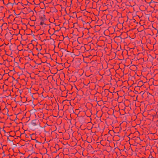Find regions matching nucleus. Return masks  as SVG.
I'll use <instances>...</instances> for the list:
<instances>
[{
    "instance_id": "nucleus-1",
    "label": "nucleus",
    "mask_w": 158,
    "mask_h": 158,
    "mask_svg": "<svg viewBox=\"0 0 158 158\" xmlns=\"http://www.w3.org/2000/svg\"><path fill=\"white\" fill-rule=\"evenodd\" d=\"M39 123V121L37 120H32L31 124L33 126H35Z\"/></svg>"
},
{
    "instance_id": "nucleus-3",
    "label": "nucleus",
    "mask_w": 158,
    "mask_h": 158,
    "mask_svg": "<svg viewBox=\"0 0 158 158\" xmlns=\"http://www.w3.org/2000/svg\"><path fill=\"white\" fill-rule=\"evenodd\" d=\"M1 111V106H0V112Z\"/></svg>"
},
{
    "instance_id": "nucleus-2",
    "label": "nucleus",
    "mask_w": 158,
    "mask_h": 158,
    "mask_svg": "<svg viewBox=\"0 0 158 158\" xmlns=\"http://www.w3.org/2000/svg\"><path fill=\"white\" fill-rule=\"evenodd\" d=\"M40 24L41 25H43V24H44V22L43 21H41L40 23Z\"/></svg>"
}]
</instances>
